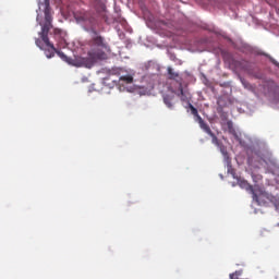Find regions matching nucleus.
I'll use <instances>...</instances> for the list:
<instances>
[{
  "label": "nucleus",
  "instance_id": "nucleus-1",
  "mask_svg": "<svg viewBox=\"0 0 279 279\" xmlns=\"http://www.w3.org/2000/svg\"><path fill=\"white\" fill-rule=\"evenodd\" d=\"M44 5H45V11H44L45 23L41 25V32H39V36L41 40L37 38L35 40V45H37L39 49H43V43H44L46 47L49 48L48 50L45 51L47 58H53V56L58 53L59 58H62L64 62H68V64H72L73 66V60L66 57L64 52L58 51V49H56V46H53V44H51V41L49 40V32L53 27V25L51 24V22L53 21V17L51 16V7L49 4V0H45Z\"/></svg>",
  "mask_w": 279,
  "mask_h": 279
},
{
  "label": "nucleus",
  "instance_id": "nucleus-2",
  "mask_svg": "<svg viewBox=\"0 0 279 279\" xmlns=\"http://www.w3.org/2000/svg\"><path fill=\"white\" fill-rule=\"evenodd\" d=\"M88 45L90 47L87 52L88 58H75L72 63L73 66H85L86 69H90L98 60H106L108 43H106V39L101 37V35H98L97 32L94 31V36L88 41Z\"/></svg>",
  "mask_w": 279,
  "mask_h": 279
},
{
  "label": "nucleus",
  "instance_id": "nucleus-3",
  "mask_svg": "<svg viewBox=\"0 0 279 279\" xmlns=\"http://www.w3.org/2000/svg\"><path fill=\"white\" fill-rule=\"evenodd\" d=\"M253 195V199L254 202H256L258 204V206H267V204H269V202H271V196H269V194L265 193V192H256V190H254Z\"/></svg>",
  "mask_w": 279,
  "mask_h": 279
},
{
  "label": "nucleus",
  "instance_id": "nucleus-4",
  "mask_svg": "<svg viewBox=\"0 0 279 279\" xmlns=\"http://www.w3.org/2000/svg\"><path fill=\"white\" fill-rule=\"evenodd\" d=\"M74 19L77 23H90L93 15L88 11H76L74 13Z\"/></svg>",
  "mask_w": 279,
  "mask_h": 279
},
{
  "label": "nucleus",
  "instance_id": "nucleus-5",
  "mask_svg": "<svg viewBox=\"0 0 279 279\" xmlns=\"http://www.w3.org/2000/svg\"><path fill=\"white\" fill-rule=\"evenodd\" d=\"M209 136L211 137L213 145H216V147L220 149L221 154H223L225 156H228V150H226V146H223V144L219 141V138H217V135H215V133L211 132Z\"/></svg>",
  "mask_w": 279,
  "mask_h": 279
},
{
  "label": "nucleus",
  "instance_id": "nucleus-6",
  "mask_svg": "<svg viewBox=\"0 0 279 279\" xmlns=\"http://www.w3.org/2000/svg\"><path fill=\"white\" fill-rule=\"evenodd\" d=\"M168 80H173L179 86L182 84V78L180 77V73L173 71V68L168 66Z\"/></svg>",
  "mask_w": 279,
  "mask_h": 279
},
{
  "label": "nucleus",
  "instance_id": "nucleus-7",
  "mask_svg": "<svg viewBox=\"0 0 279 279\" xmlns=\"http://www.w3.org/2000/svg\"><path fill=\"white\" fill-rule=\"evenodd\" d=\"M96 12L101 16H106V3L104 0H95Z\"/></svg>",
  "mask_w": 279,
  "mask_h": 279
},
{
  "label": "nucleus",
  "instance_id": "nucleus-8",
  "mask_svg": "<svg viewBox=\"0 0 279 279\" xmlns=\"http://www.w3.org/2000/svg\"><path fill=\"white\" fill-rule=\"evenodd\" d=\"M198 124L201 130L205 131L206 134H211L213 130H210V126L204 121V119H202V117H198Z\"/></svg>",
  "mask_w": 279,
  "mask_h": 279
},
{
  "label": "nucleus",
  "instance_id": "nucleus-9",
  "mask_svg": "<svg viewBox=\"0 0 279 279\" xmlns=\"http://www.w3.org/2000/svg\"><path fill=\"white\" fill-rule=\"evenodd\" d=\"M240 186H241V189H245V191H248V193H251V195L256 190V189H254V186L250 185V183H247L246 181H241Z\"/></svg>",
  "mask_w": 279,
  "mask_h": 279
},
{
  "label": "nucleus",
  "instance_id": "nucleus-10",
  "mask_svg": "<svg viewBox=\"0 0 279 279\" xmlns=\"http://www.w3.org/2000/svg\"><path fill=\"white\" fill-rule=\"evenodd\" d=\"M179 97H181V101H189V96H186V93L184 92L183 85H179Z\"/></svg>",
  "mask_w": 279,
  "mask_h": 279
},
{
  "label": "nucleus",
  "instance_id": "nucleus-11",
  "mask_svg": "<svg viewBox=\"0 0 279 279\" xmlns=\"http://www.w3.org/2000/svg\"><path fill=\"white\" fill-rule=\"evenodd\" d=\"M173 101V98L169 95L163 96V104L167 106V108H169L170 110L173 109V104L171 102Z\"/></svg>",
  "mask_w": 279,
  "mask_h": 279
},
{
  "label": "nucleus",
  "instance_id": "nucleus-12",
  "mask_svg": "<svg viewBox=\"0 0 279 279\" xmlns=\"http://www.w3.org/2000/svg\"><path fill=\"white\" fill-rule=\"evenodd\" d=\"M119 82H124V84H132L134 82V77L132 75L121 76Z\"/></svg>",
  "mask_w": 279,
  "mask_h": 279
},
{
  "label": "nucleus",
  "instance_id": "nucleus-13",
  "mask_svg": "<svg viewBox=\"0 0 279 279\" xmlns=\"http://www.w3.org/2000/svg\"><path fill=\"white\" fill-rule=\"evenodd\" d=\"M227 130L229 134H234V131H236L234 129V123L231 120L227 121Z\"/></svg>",
  "mask_w": 279,
  "mask_h": 279
},
{
  "label": "nucleus",
  "instance_id": "nucleus-14",
  "mask_svg": "<svg viewBox=\"0 0 279 279\" xmlns=\"http://www.w3.org/2000/svg\"><path fill=\"white\" fill-rule=\"evenodd\" d=\"M190 110H191L193 117H196V119H197V121H198V120H199V117H202V116H201L199 112L197 111V108H195L193 105H190Z\"/></svg>",
  "mask_w": 279,
  "mask_h": 279
},
{
  "label": "nucleus",
  "instance_id": "nucleus-15",
  "mask_svg": "<svg viewBox=\"0 0 279 279\" xmlns=\"http://www.w3.org/2000/svg\"><path fill=\"white\" fill-rule=\"evenodd\" d=\"M262 56H265L266 58L269 59V61L275 64V66H278L279 68V62L276 61V59H274L271 56H269L268 53H262Z\"/></svg>",
  "mask_w": 279,
  "mask_h": 279
},
{
  "label": "nucleus",
  "instance_id": "nucleus-16",
  "mask_svg": "<svg viewBox=\"0 0 279 279\" xmlns=\"http://www.w3.org/2000/svg\"><path fill=\"white\" fill-rule=\"evenodd\" d=\"M109 75H121V70L119 69H111L109 70Z\"/></svg>",
  "mask_w": 279,
  "mask_h": 279
},
{
  "label": "nucleus",
  "instance_id": "nucleus-17",
  "mask_svg": "<svg viewBox=\"0 0 279 279\" xmlns=\"http://www.w3.org/2000/svg\"><path fill=\"white\" fill-rule=\"evenodd\" d=\"M231 134H232V136H234L235 141L241 143V135H239V133L236 131H234V133H231Z\"/></svg>",
  "mask_w": 279,
  "mask_h": 279
},
{
  "label": "nucleus",
  "instance_id": "nucleus-18",
  "mask_svg": "<svg viewBox=\"0 0 279 279\" xmlns=\"http://www.w3.org/2000/svg\"><path fill=\"white\" fill-rule=\"evenodd\" d=\"M228 173H231V175H234V168H232V163H228Z\"/></svg>",
  "mask_w": 279,
  "mask_h": 279
},
{
  "label": "nucleus",
  "instance_id": "nucleus-19",
  "mask_svg": "<svg viewBox=\"0 0 279 279\" xmlns=\"http://www.w3.org/2000/svg\"><path fill=\"white\" fill-rule=\"evenodd\" d=\"M53 34L54 36H60V34H62V31L60 28H54Z\"/></svg>",
  "mask_w": 279,
  "mask_h": 279
},
{
  "label": "nucleus",
  "instance_id": "nucleus-20",
  "mask_svg": "<svg viewBox=\"0 0 279 279\" xmlns=\"http://www.w3.org/2000/svg\"><path fill=\"white\" fill-rule=\"evenodd\" d=\"M276 210H279V201L275 203Z\"/></svg>",
  "mask_w": 279,
  "mask_h": 279
}]
</instances>
